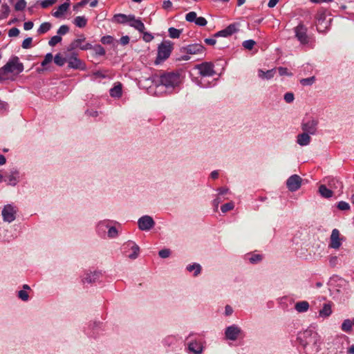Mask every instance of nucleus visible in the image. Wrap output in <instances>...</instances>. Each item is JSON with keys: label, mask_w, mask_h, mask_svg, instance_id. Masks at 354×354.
I'll list each match as a JSON object with an SVG mask.
<instances>
[{"label": "nucleus", "mask_w": 354, "mask_h": 354, "mask_svg": "<svg viewBox=\"0 0 354 354\" xmlns=\"http://www.w3.org/2000/svg\"><path fill=\"white\" fill-rule=\"evenodd\" d=\"M17 207L13 204H8L3 206L1 211L3 221L7 223H12L16 218Z\"/></svg>", "instance_id": "1a4fd4ad"}, {"label": "nucleus", "mask_w": 354, "mask_h": 354, "mask_svg": "<svg viewBox=\"0 0 354 354\" xmlns=\"http://www.w3.org/2000/svg\"><path fill=\"white\" fill-rule=\"evenodd\" d=\"M132 15L117 14L114 16L115 21L120 24H125L129 22Z\"/></svg>", "instance_id": "72a5a7b5"}, {"label": "nucleus", "mask_w": 354, "mask_h": 354, "mask_svg": "<svg viewBox=\"0 0 354 354\" xmlns=\"http://www.w3.org/2000/svg\"><path fill=\"white\" fill-rule=\"evenodd\" d=\"M10 12V7L6 3H3L1 5L0 8V20L6 19Z\"/></svg>", "instance_id": "f704fd0d"}, {"label": "nucleus", "mask_w": 354, "mask_h": 354, "mask_svg": "<svg viewBox=\"0 0 354 354\" xmlns=\"http://www.w3.org/2000/svg\"><path fill=\"white\" fill-rule=\"evenodd\" d=\"M142 33L143 34L142 39L146 42H149L153 39V36L149 32H145L144 30Z\"/></svg>", "instance_id": "680f3d73"}, {"label": "nucleus", "mask_w": 354, "mask_h": 354, "mask_svg": "<svg viewBox=\"0 0 354 354\" xmlns=\"http://www.w3.org/2000/svg\"><path fill=\"white\" fill-rule=\"evenodd\" d=\"M297 340L305 354H316L320 349L321 337L312 327L300 332Z\"/></svg>", "instance_id": "f257e3e1"}, {"label": "nucleus", "mask_w": 354, "mask_h": 354, "mask_svg": "<svg viewBox=\"0 0 354 354\" xmlns=\"http://www.w3.org/2000/svg\"><path fill=\"white\" fill-rule=\"evenodd\" d=\"M102 276V273L100 271H93L86 272L82 278V282L84 283H91L97 281Z\"/></svg>", "instance_id": "6ab92c4d"}, {"label": "nucleus", "mask_w": 354, "mask_h": 354, "mask_svg": "<svg viewBox=\"0 0 354 354\" xmlns=\"http://www.w3.org/2000/svg\"><path fill=\"white\" fill-rule=\"evenodd\" d=\"M331 304L326 303L324 304L322 308L319 311V316L322 318H327L332 314Z\"/></svg>", "instance_id": "c756f323"}, {"label": "nucleus", "mask_w": 354, "mask_h": 354, "mask_svg": "<svg viewBox=\"0 0 354 354\" xmlns=\"http://www.w3.org/2000/svg\"><path fill=\"white\" fill-rule=\"evenodd\" d=\"M8 185L16 186L19 182V171L18 170L11 171L10 174L4 180Z\"/></svg>", "instance_id": "5701e85b"}, {"label": "nucleus", "mask_w": 354, "mask_h": 354, "mask_svg": "<svg viewBox=\"0 0 354 354\" xmlns=\"http://www.w3.org/2000/svg\"><path fill=\"white\" fill-rule=\"evenodd\" d=\"M129 25L137 30L140 32H143L145 30V26L143 22L140 18H136L134 15H131V19L129 20Z\"/></svg>", "instance_id": "4be33fe9"}, {"label": "nucleus", "mask_w": 354, "mask_h": 354, "mask_svg": "<svg viewBox=\"0 0 354 354\" xmlns=\"http://www.w3.org/2000/svg\"><path fill=\"white\" fill-rule=\"evenodd\" d=\"M185 19L189 22H194L198 26H205L207 23L204 17H197L196 13L194 11L188 12L185 16Z\"/></svg>", "instance_id": "a211bd4d"}, {"label": "nucleus", "mask_w": 354, "mask_h": 354, "mask_svg": "<svg viewBox=\"0 0 354 354\" xmlns=\"http://www.w3.org/2000/svg\"><path fill=\"white\" fill-rule=\"evenodd\" d=\"M315 81V77H310L308 78H304L300 80V83L303 86H310L312 85Z\"/></svg>", "instance_id": "de8ad7c7"}, {"label": "nucleus", "mask_w": 354, "mask_h": 354, "mask_svg": "<svg viewBox=\"0 0 354 354\" xmlns=\"http://www.w3.org/2000/svg\"><path fill=\"white\" fill-rule=\"evenodd\" d=\"M275 73H276V69H274V68H272L271 70H268L266 71H264L262 69H259L258 70V76H259V77H260L261 79H263V80H270L274 77Z\"/></svg>", "instance_id": "cd10ccee"}, {"label": "nucleus", "mask_w": 354, "mask_h": 354, "mask_svg": "<svg viewBox=\"0 0 354 354\" xmlns=\"http://www.w3.org/2000/svg\"><path fill=\"white\" fill-rule=\"evenodd\" d=\"M301 182V178L297 174H294L288 178L286 185L290 192H295L300 188Z\"/></svg>", "instance_id": "4468645a"}, {"label": "nucleus", "mask_w": 354, "mask_h": 354, "mask_svg": "<svg viewBox=\"0 0 354 354\" xmlns=\"http://www.w3.org/2000/svg\"><path fill=\"white\" fill-rule=\"evenodd\" d=\"M122 93V84L118 83L112 88L110 89V95L113 97H120Z\"/></svg>", "instance_id": "2f4dec72"}, {"label": "nucleus", "mask_w": 354, "mask_h": 354, "mask_svg": "<svg viewBox=\"0 0 354 354\" xmlns=\"http://www.w3.org/2000/svg\"><path fill=\"white\" fill-rule=\"evenodd\" d=\"M319 193L322 197L326 198H331L334 194L333 191L331 190L326 185H321L319 187Z\"/></svg>", "instance_id": "c85d7f7f"}, {"label": "nucleus", "mask_w": 354, "mask_h": 354, "mask_svg": "<svg viewBox=\"0 0 354 354\" xmlns=\"http://www.w3.org/2000/svg\"><path fill=\"white\" fill-rule=\"evenodd\" d=\"M337 207L339 209L343 210V211L350 209V205L345 201H339L337 204Z\"/></svg>", "instance_id": "864d4df0"}, {"label": "nucleus", "mask_w": 354, "mask_h": 354, "mask_svg": "<svg viewBox=\"0 0 354 354\" xmlns=\"http://www.w3.org/2000/svg\"><path fill=\"white\" fill-rule=\"evenodd\" d=\"M168 32L169 37L174 39L178 38L181 33V30L175 28H169Z\"/></svg>", "instance_id": "ea45409f"}, {"label": "nucleus", "mask_w": 354, "mask_h": 354, "mask_svg": "<svg viewBox=\"0 0 354 354\" xmlns=\"http://www.w3.org/2000/svg\"><path fill=\"white\" fill-rule=\"evenodd\" d=\"M218 191V195L221 196H223L225 194L229 193V189L227 187H221L217 189Z\"/></svg>", "instance_id": "0e129e2a"}, {"label": "nucleus", "mask_w": 354, "mask_h": 354, "mask_svg": "<svg viewBox=\"0 0 354 354\" xmlns=\"http://www.w3.org/2000/svg\"><path fill=\"white\" fill-rule=\"evenodd\" d=\"M68 66L71 68L84 70L85 66L83 62L75 55H71L67 59Z\"/></svg>", "instance_id": "aec40b11"}, {"label": "nucleus", "mask_w": 354, "mask_h": 354, "mask_svg": "<svg viewBox=\"0 0 354 354\" xmlns=\"http://www.w3.org/2000/svg\"><path fill=\"white\" fill-rule=\"evenodd\" d=\"M138 228L142 231H149L155 225L153 218L148 215L141 216L138 220Z\"/></svg>", "instance_id": "f8f14e48"}, {"label": "nucleus", "mask_w": 354, "mask_h": 354, "mask_svg": "<svg viewBox=\"0 0 354 354\" xmlns=\"http://www.w3.org/2000/svg\"><path fill=\"white\" fill-rule=\"evenodd\" d=\"M201 75L200 80L198 81L197 84L203 88H207L211 86L210 82H206L205 78L207 77H212L216 73L214 70V65L211 62H203L195 66Z\"/></svg>", "instance_id": "39448f33"}, {"label": "nucleus", "mask_w": 354, "mask_h": 354, "mask_svg": "<svg viewBox=\"0 0 354 354\" xmlns=\"http://www.w3.org/2000/svg\"><path fill=\"white\" fill-rule=\"evenodd\" d=\"M318 124L319 121L317 118L308 117L303 120L301 128L303 131L313 136L317 133Z\"/></svg>", "instance_id": "6e6552de"}, {"label": "nucleus", "mask_w": 354, "mask_h": 354, "mask_svg": "<svg viewBox=\"0 0 354 354\" xmlns=\"http://www.w3.org/2000/svg\"><path fill=\"white\" fill-rule=\"evenodd\" d=\"M118 234L117 229L113 226H110L108 230V236L109 238H115Z\"/></svg>", "instance_id": "5fc2aeb1"}, {"label": "nucleus", "mask_w": 354, "mask_h": 354, "mask_svg": "<svg viewBox=\"0 0 354 354\" xmlns=\"http://www.w3.org/2000/svg\"><path fill=\"white\" fill-rule=\"evenodd\" d=\"M187 53L191 55H197L204 53V47L198 44L189 45L186 48Z\"/></svg>", "instance_id": "a878e982"}, {"label": "nucleus", "mask_w": 354, "mask_h": 354, "mask_svg": "<svg viewBox=\"0 0 354 354\" xmlns=\"http://www.w3.org/2000/svg\"><path fill=\"white\" fill-rule=\"evenodd\" d=\"M51 28V24L48 22L42 23L37 30V32L39 35L47 32Z\"/></svg>", "instance_id": "4c0bfd02"}, {"label": "nucleus", "mask_w": 354, "mask_h": 354, "mask_svg": "<svg viewBox=\"0 0 354 354\" xmlns=\"http://www.w3.org/2000/svg\"><path fill=\"white\" fill-rule=\"evenodd\" d=\"M277 70H278V72L280 75H292L291 73H289L288 72V69L286 68L279 67V68H278Z\"/></svg>", "instance_id": "338daca9"}, {"label": "nucleus", "mask_w": 354, "mask_h": 354, "mask_svg": "<svg viewBox=\"0 0 354 354\" xmlns=\"http://www.w3.org/2000/svg\"><path fill=\"white\" fill-rule=\"evenodd\" d=\"M69 31V28L66 25H62L59 27L57 30V34L59 35H64Z\"/></svg>", "instance_id": "13d9d810"}, {"label": "nucleus", "mask_w": 354, "mask_h": 354, "mask_svg": "<svg viewBox=\"0 0 354 354\" xmlns=\"http://www.w3.org/2000/svg\"><path fill=\"white\" fill-rule=\"evenodd\" d=\"M70 2L67 0L57 8V10L53 13V15L56 18L61 17L68 10Z\"/></svg>", "instance_id": "bb28decb"}, {"label": "nucleus", "mask_w": 354, "mask_h": 354, "mask_svg": "<svg viewBox=\"0 0 354 354\" xmlns=\"http://www.w3.org/2000/svg\"><path fill=\"white\" fill-rule=\"evenodd\" d=\"M234 207V203L233 202H229L223 205L221 209L223 213H226L228 211L232 210Z\"/></svg>", "instance_id": "c03bdc74"}, {"label": "nucleus", "mask_w": 354, "mask_h": 354, "mask_svg": "<svg viewBox=\"0 0 354 354\" xmlns=\"http://www.w3.org/2000/svg\"><path fill=\"white\" fill-rule=\"evenodd\" d=\"M238 31V25L236 24H232L229 25L225 29L218 31L215 34L216 37H229L232 34Z\"/></svg>", "instance_id": "412c9836"}, {"label": "nucleus", "mask_w": 354, "mask_h": 354, "mask_svg": "<svg viewBox=\"0 0 354 354\" xmlns=\"http://www.w3.org/2000/svg\"><path fill=\"white\" fill-rule=\"evenodd\" d=\"M222 196L217 195L216 198L212 201V205L214 206V209L215 212L218 211L219 204L224 200ZM225 199H227L226 198Z\"/></svg>", "instance_id": "09e8293b"}, {"label": "nucleus", "mask_w": 354, "mask_h": 354, "mask_svg": "<svg viewBox=\"0 0 354 354\" xmlns=\"http://www.w3.org/2000/svg\"><path fill=\"white\" fill-rule=\"evenodd\" d=\"M352 322L351 319H346L344 320L343 323L341 326V329L342 331L346 333H350L352 330Z\"/></svg>", "instance_id": "c9c22d12"}, {"label": "nucleus", "mask_w": 354, "mask_h": 354, "mask_svg": "<svg viewBox=\"0 0 354 354\" xmlns=\"http://www.w3.org/2000/svg\"><path fill=\"white\" fill-rule=\"evenodd\" d=\"M53 56L52 53H47L45 55L44 60L41 62V66L44 68H46V66L53 61Z\"/></svg>", "instance_id": "a18cd8bd"}, {"label": "nucleus", "mask_w": 354, "mask_h": 354, "mask_svg": "<svg viewBox=\"0 0 354 354\" xmlns=\"http://www.w3.org/2000/svg\"><path fill=\"white\" fill-rule=\"evenodd\" d=\"M19 34V30L17 28H12L8 31V36L10 37H17Z\"/></svg>", "instance_id": "e2e57ef3"}, {"label": "nucleus", "mask_w": 354, "mask_h": 354, "mask_svg": "<svg viewBox=\"0 0 354 354\" xmlns=\"http://www.w3.org/2000/svg\"><path fill=\"white\" fill-rule=\"evenodd\" d=\"M86 23L87 19L83 16H77L74 19V24L79 28H84L86 25Z\"/></svg>", "instance_id": "e433bc0d"}, {"label": "nucleus", "mask_w": 354, "mask_h": 354, "mask_svg": "<svg viewBox=\"0 0 354 354\" xmlns=\"http://www.w3.org/2000/svg\"><path fill=\"white\" fill-rule=\"evenodd\" d=\"M330 25V20L326 19V16L324 13H319L316 17V26L317 30L320 32H325Z\"/></svg>", "instance_id": "dca6fc26"}, {"label": "nucleus", "mask_w": 354, "mask_h": 354, "mask_svg": "<svg viewBox=\"0 0 354 354\" xmlns=\"http://www.w3.org/2000/svg\"><path fill=\"white\" fill-rule=\"evenodd\" d=\"M57 0H42L38 1L37 3H39L42 8H48L57 2Z\"/></svg>", "instance_id": "a19ab883"}, {"label": "nucleus", "mask_w": 354, "mask_h": 354, "mask_svg": "<svg viewBox=\"0 0 354 354\" xmlns=\"http://www.w3.org/2000/svg\"><path fill=\"white\" fill-rule=\"evenodd\" d=\"M205 341L200 334H189L187 337V348L189 354H202Z\"/></svg>", "instance_id": "20e7f679"}, {"label": "nucleus", "mask_w": 354, "mask_h": 354, "mask_svg": "<svg viewBox=\"0 0 354 354\" xmlns=\"http://www.w3.org/2000/svg\"><path fill=\"white\" fill-rule=\"evenodd\" d=\"M173 49V44L170 41H164L158 46L157 60L167 59Z\"/></svg>", "instance_id": "9d476101"}, {"label": "nucleus", "mask_w": 354, "mask_h": 354, "mask_svg": "<svg viewBox=\"0 0 354 354\" xmlns=\"http://www.w3.org/2000/svg\"><path fill=\"white\" fill-rule=\"evenodd\" d=\"M86 38L84 35H80L78 38L75 39L68 47V50H75L80 48L83 50H89L92 48V45L90 43L85 42Z\"/></svg>", "instance_id": "ddd939ff"}, {"label": "nucleus", "mask_w": 354, "mask_h": 354, "mask_svg": "<svg viewBox=\"0 0 354 354\" xmlns=\"http://www.w3.org/2000/svg\"><path fill=\"white\" fill-rule=\"evenodd\" d=\"M158 254L161 258L165 259L170 256L171 251L169 249H162L159 251Z\"/></svg>", "instance_id": "bf43d9fd"}, {"label": "nucleus", "mask_w": 354, "mask_h": 354, "mask_svg": "<svg viewBox=\"0 0 354 354\" xmlns=\"http://www.w3.org/2000/svg\"><path fill=\"white\" fill-rule=\"evenodd\" d=\"M112 221L109 220H104L100 221L96 226V231L97 234L102 236H104L105 235L106 230H109L110 223Z\"/></svg>", "instance_id": "393cba45"}, {"label": "nucleus", "mask_w": 354, "mask_h": 354, "mask_svg": "<svg viewBox=\"0 0 354 354\" xmlns=\"http://www.w3.org/2000/svg\"><path fill=\"white\" fill-rule=\"evenodd\" d=\"M186 270L189 272H193V276L197 277L201 274L202 268L199 263H194L192 264L187 265L186 267Z\"/></svg>", "instance_id": "7c9ffc66"}, {"label": "nucleus", "mask_w": 354, "mask_h": 354, "mask_svg": "<svg viewBox=\"0 0 354 354\" xmlns=\"http://www.w3.org/2000/svg\"><path fill=\"white\" fill-rule=\"evenodd\" d=\"M121 250L123 255L131 260L136 259L140 252V247L133 241L124 243L121 247Z\"/></svg>", "instance_id": "423d86ee"}, {"label": "nucleus", "mask_w": 354, "mask_h": 354, "mask_svg": "<svg viewBox=\"0 0 354 354\" xmlns=\"http://www.w3.org/2000/svg\"><path fill=\"white\" fill-rule=\"evenodd\" d=\"M26 6V2L25 0H17L15 4V9L17 11L23 10Z\"/></svg>", "instance_id": "79ce46f5"}, {"label": "nucleus", "mask_w": 354, "mask_h": 354, "mask_svg": "<svg viewBox=\"0 0 354 354\" xmlns=\"http://www.w3.org/2000/svg\"><path fill=\"white\" fill-rule=\"evenodd\" d=\"M324 181L334 193H338L339 195L342 194L343 185L339 179L337 178H327Z\"/></svg>", "instance_id": "2eb2a0df"}, {"label": "nucleus", "mask_w": 354, "mask_h": 354, "mask_svg": "<svg viewBox=\"0 0 354 354\" xmlns=\"http://www.w3.org/2000/svg\"><path fill=\"white\" fill-rule=\"evenodd\" d=\"M17 296L21 300L24 301H27L29 299V294L28 291L25 290H19L17 293Z\"/></svg>", "instance_id": "37998d69"}, {"label": "nucleus", "mask_w": 354, "mask_h": 354, "mask_svg": "<svg viewBox=\"0 0 354 354\" xmlns=\"http://www.w3.org/2000/svg\"><path fill=\"white\" fill-rule=\"evenodd\" d=\"M113 40V37L110 35L104 36L101 38V42L103 44H111Z\"/></svg>", "instance_id": "6e6d98bb"}, {"label": "nucleus", "mask_w": 354, "mask_h": 354, "mask_svg": "<svg viewBox=\"0 0 354 354\" xmlns=\"http://www.w3.org/2000/svg\"><path fill=\"white\" fill-rule=\"evenodd\" d=\"M295 308L298 313H304L308 310L309 304L306 301H299L295 304Z\"/></svg>", "instance_id": "473e14b6"}, {"label": "nucleus", "mask_w": 354, "mask_h": 354, "mask_svg": "<svg viewBox=\"0 0 354 354\" xmlns=\"http://www.w3.org/2000/svg\"><path fill=\"white\" fill-rule=\"evenodd\" d=\"M62 39L59 35L53 36L49 40L48 44H49V46L53 47L55 45H57L58 43L61 42Z\"/></svg>", "instance_id": "8fccbe9b"}, {"label": "nucleus", "mask_w": 354, "mask_h": 354, "mask_svg": "<svg viewBox=\"0 0 354 354\" xmlns=\"http://www.w3.org/2000/svg\"><path fill=\"white\" fill-rule=\"evenodd\" d=\"M147 80L156 88L164 87L165 91L171 92L181 84L183 77L178 73L170 72L161 75H153Z\"/></svg>", "instance_id": "f03ea898"}, {"label": "nucleus", "mask_w": 354, "mask_h": 354, "mask_svg": "<svg viewBox=\"0 0 354 354\" xmlns=\"http://www.w3.org/2000/svg\"><path fill=\"white\" fill-rule=\"evenodd\" d=\"M262 260V256L259 254H252L249 257V261L252 263H257Z\"/></svg>", "instance_id": "3c124183"}, {"label": "nucleus", "mask_w": 354, "mask_h": 354, "mask_svg": "<svg viewBox=\"0 0 354 354\" xmlns=\"http://www.w3.org/2000/svg\"><path fill=\"white\" fill-rule=\"evenodd\" d=\"M23 71V64L17 57H14L0 68V82L10 80L13 74H19Z\"/></svg>", "instance_id": "7ed1b4c3"}, {"label": "nucleus", "mask_w": 354, "mask_h": 354, "mask_svg": "<svg viewBox=\"0 0 354 354\" xmlns=\"http://www.w3.org/2000/svg\"><path fill=\"white\" fill-rule=\"evenodd\" d=\"M310 134L303 131L297 136V143L300 146H307L310 143L311 137Z\"/></svg>", "instance_id": "b1692460"}, {"label": "nucleus", "mask_w": 354, "mask_h": 354, "mask_svg": "<svg viewBox=\"0 0 354 354\" xmlns=\"http://www.w3.org/2000/svg\"><path fill=\"white\" fill-rule=\"evenodd\" d=\"M32 41V37H28L25 39L22 42V48L25 49H28L31 47V44Z\"/></svg>", "instance_id": "4d7b16f0"}, {"label": "nucleus", "mask_w": 354, "mask_h": 354, "mask_svg": "<svg viewBox=\"0 0 354 354\" xmlns=\"http://www.w3.org/2000/svg\"><path fill=\"white\" fill-rule=\"evenodd\" d=\"M176 338L173 336H168L164 339V343L167 345H170L174 343Z\"/></svg>", "instance_id": "69168bd1"}, {"label": "nucleus", "mask_w": 354, "mask_h": 354, "mask_svg": "<svg viewBox=\"0 0 354 354\" xmlns=\"http://www.w3.org/2000/svg\"><path fill=\"white\" fill-rule=\"evenodd\" d=\"M172 7V2L170 0L163 1L162 8L165 10H169Z\"/></svg>", "instance_id": "774afa93"}, {"label": "nucleus", "mask_w": 354, "mask_h": 354, "mask_svg": "<svg viewBox=\"0 0 354 354\" xmlns=\"http://www.w3.org/2000/svg\"><path fill=\"white\" fill-rule=\"evenodd\" d=\"M224 336L226 340L235 342L239 339H243L245 337V333L239 326L232 324L225 328Z\"/></svg>", "instance_id": "0eeeda50"}, {"label": "nucleus", "mask_w": 354, "mask_h": 354, "mask_svg": "<svg viewBox=\"0 0 354 354\" xmlns=\"http://www.w3.org/2000/svg\"><path fill=\"white\" fill-rule=\"evenodd\" d=\"M294 99V94L292 93H286L284 95V100L287 103H291L292 102H293Z\"/></svg>", "instance_id": "052dcab7"}, {"label": "nucleus", "mask_w": 354, "mask_h": 354, "mask_svg": "<svg viewBox=\"0 0 354 354\" xmlns=\"http://www.w3.org/2000/svg\"><path fill=\"white\" fill-rule=\"evenodd\" d=\"M255 44V41L252 39H248L243 42V46L248 50H252Z\"/></svg>", "instance_id": "603ef678"}, {"label": "nucleus", "mask_w": 354, "mask_h": 354, "mask_svg": "<svg viewBox=\"0 0 354 354\" xmlns=\"http://www.w3.org/2000/svg\"><path fill=\"white\" fill-rule=\"evenodd\" d=\"M67 62L66 59L61 54H57L54 57V62L59 66H62Z\"/></svg>", "instance_id": "58836bf2"}, {"label": "nucleus", "mask_w": 354, "mask_h": 354, "mask_svg": "<svg viewBox=\"0 0 354 354\" xmlns=\"http://www.w3.org/2000/svg\"><path fill=\"white\" fill-rule=\"evenodd\" d=\"M342 240L339 230L333 229L330 237L329 247L335 250L339 249L342 245Z\"/></svg>", "instance_id": "f3484780"}, {"label": "nucleus", "mask_w": 354, "mask_h": 354, "mask_svg": "<svg viewBox=\"0 0 354 354\" xmlns=\"http://www.w3.org/2000/svg\"><path fill=\"white\" fill-rule=\"evenodd\" d=\"M295 37L301 44H307L309 37L307 35V28L302 24H299L295 28Z\"/></svg>", "instance_id": "9b49d317"}, {"label": "nucleus", "mask_w": 354, "mask_h": 354, "mask_svg": "<svg viewBox=\"0 0 354 354\" xmlns=\"http://www.w3.org/2000/svg\"><path fill=\"white\" fill-rule=\"evenodd\" d=\"M96 55H105V50L101 45H95L94 46H92V48Z\"/></svg>", "instance_id": "49530a36"}]
</instances>
